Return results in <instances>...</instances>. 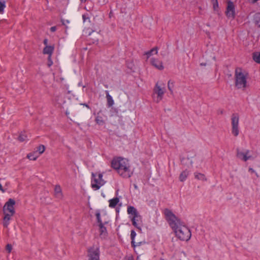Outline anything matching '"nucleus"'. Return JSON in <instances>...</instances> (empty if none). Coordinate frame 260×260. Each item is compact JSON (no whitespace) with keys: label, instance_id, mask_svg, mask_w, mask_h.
Returning <instances> with one entry per match:
<instances>
[{"label":"nucleus","instance_id":"obj_37","mask_svg":"<svg viewBox=\"0 0 260 260\" xmlns=\"http://www.w3.org/2000/svg\"><path fill=\"white\" fill-rule=\"evenodd\" d=\"M80 105H83V106L86 107V108H87L89 109H91L90 107H89V106L88 104H86V103H81V104H80Z\"/></svg>","mask_w":260,"mask_h":260},{"label":"nucleus","instance_id":"obj_7","mask_svg":"<svg viewBox=\"0 0 260 260\" xmlns=\"http://www.w3.org/2000/svg\"><path fill=\"white\" fill-rule=\"evenodd\" d=\"M239 116L238 113H233L231 116L232 134L237 137L239 134Z\"/></svg>","mask_w":260,"mask_h":260},{"label":"nucleus","instance_id":"obj_13","mask_svg":"<svg viewBox=\"0 0 260 260\" xmlns=\"http://www.w3.org/2000/svg\"><path fill=\"white\" fill-rule=\"evenodd\" d=\"M54 196L55 198L59 200H61L63 198V194L61 187L59 185H56L54 188Z\"/></svg>","mask_w":260,"mask_h":260},{"label":"nucleus","instance_id":"obj_28","mask_svg":"<svg viewBox=\"0 0 260 260\" xmlns=\"http://www.w3.org/2000/svg\"><path fill=\"white\" fill-rule=\"evenodd\" d=\"M37 153L38 152L39 156L42 154L45 150V147L43 145H40L37 148Z\"/></svg>","mask_w":260,"mask_h":260},{"label":"nucleus","instance_id":"obj_40","mask_svg":"<svg viewBox=\"0 0 260 260\" xmlns=\"http://www.w3.org/2000/svg\"><path fill=\"white\" fill-rule=\"evenodd\" d=\"M127 260H134V257L133 256H130L127 258Z\"/></svg>","mask_w":260,"mask_h":260},{"label":"nucleus","instance_id":"obj_42","mask_svg":"<svg viewBox=\"0 0 260 260\" xmlns=\"http://www.w3.org/2000/svg\"><path fill=\"white\" fill-rule=\"evenodd\" d=\"M207 65V63H200V66H206Z\"/></svg>","mask_w":260,"mask_h":260},{"label":"nucleus","instance_id":"obj_23","mask_svg":"<svg viewBox=\"0 0 260 260\" xmlns=\"http://www.w3.org/2000/svg\"><path fill=\"white\" fill-rule=\"evenodd\" d=\"M38 154L35 152L34 153H29L27 154V157L29 160H35L39 157Z\"/></svg>","mask_w":260,"mask_h":260},{"label":"nucleus","instance_id":"obj_11","mask_svg":"<svg viewBox=\"0 0 260 260\" xmlns=\"http://www.w3.org/2000/svg\"><path fill=\"white\" fill-rule=\"evenodd\" d=\"M151 64L154 66L156 69L162 71L164 69L162 62L161 61L158 60L157 58H151L150 59Z\"/></svg>","mask_w":260,"mask_h":260},{"label":"nucleus","instance_id":"obj_15","mask_svg":"<svg viewBox=\"0 0 260 260\" xmlns=\"http://www.w3.org/2000/svg\"><path fill=\"white\" fill-rule=\"evenodd\" d=\"M54 50V46H46L43 50L44 54H48V56H51Z\"/></svg>","mask_w":260,"mask_h":260},{"label":"nucleus","instance_id":"obj_45","mask_svg":"<svg viewBox=\"0 0 260 260\" xmlns=\"http://www.w3.org/2000/svg\"><path fill=\"white\" fill-rule=\"evenodd\" d=\"M87 0H80L82 3H85Z\"/></svg>","mask_w":260,"mask_h":260},{"label":"nucleus","instance_id":"obj_18","mask_svg":"<svg viewBox=\"0 0 260 260\" xmlns=\"http://www.w3.org/2000/svg\"><path fill=\"white\" fill-rule=\"evenodd\" d=\"M158 48L157 47H154L151 50L146 52L145 55H147V58H149L153 54H157Z\"/></svg>","mask_w":260,"mask_h":260},{"label":"nucleus","instance_id":"obj_14","mask_svg":"<svg viewBox=\"0 0 260 260\" xmlns=\"http://www.w3.org/2000/svg\"><path fill=\"white\" fill-rule=\"evenodd\" d=\"M107 222H105V223H101L100 224H99V226L100 228V236L102 238H105L107 236V231L106 228L104 226V224L107 223Z\"/></svg>","mask_w":260,"mask_h":260},{"label":"nucleus","instance_id":"obj_29","mask_svg":"<svg viewBox=\"0 0 260 260\" xmlns=\"http://www.w3.org/2000/svg\"><path fill=\"white\" fill-rule=\"evenodd\" d=\"M6 2L5 1H0V14H3L6 8Z\"/></svg>","mask_w":260,"mask_h":260},{"label":"nucleus","instance_id":"obj_27","mask_svg":"<svg viewBox=\"0 0 260 260\" xmlns=\"http://www.w3.org/2000/svg\"><path fill=\"white\" fill-rule=\"evenodd\" d=\"M174 86V82L171 80H169L168 82V88L170 91L171 94H173V88Z\"/></svg>","mask_w":260,"mask_h":260},{"label":"nucleus","instance_id":"obj_36","mask_svg":"<svg viewBox=\"0 0 260 260\" xmlns=\"http://www.w3.org/2000/svg\"><path fill=\"white\" fill-rule=\"evenodd\" d=\"M56 30V27L55 26H52L51 28H50V31L51 32H54Z\"/></svg>","mask_w":260,"mask_h":260},{"label":"nucleus","instance_id":"obj_5","mask_svg":"<svg viewBox=\"0 0 260 260\" xmlns=\"http://www.w3.org/2000/svg\"><path fill=\"white\" fill-rule=\"evenodd\" d=\"M105 183V182L103 179V174L102 173H92L91 187L92 188L98 190Z\"/></svg>","mask_w":260,"mask_h":260},{"label":"nucleus","instance_id":"obj_43","mask_svg":"<svg viewBox=\"0 0 260 260\" xmlns=\"http://www.w3.org/2000/svg\"><path fill=\"white\" fill-rule=\"evenodd\" d=\"M82 18H83L84 21H85V16L84 15H83Z\"/></svg>","mask_w":260,"mask_h":260},{"label":"nucleus","instance_id":"obj_22","mask_svg":"<svg viewBox=\"0 0 260 260\" xmlns=\"http://www.w3.org/2000/svg\"><path fill=\"white\" fill-rule=\"evenodd\" d=\"M194 174L196 179L202 181L206 180V178L204 174L197 172H195Z\"/></svg>","mask_w":260,"mask_h":260},{"label":"nucleus","instance_id":"obj_17","mask_svg":"<svg viewBox=\"0 0 260 260\" xmlns=\"http://www.w3.org/2000/svg\"><path fill=\"white\" fill-rule=\"evenodd\" d=\"M119 202V199L118 198H117V197L114 198L112 199H110L109 201V207L112 208H115L116 206V205L118 204Z\"/></svg>","mask_w":260,"mask_h":260},{"label":"nucleus","instance_id":"obj_25","mask_svg":"<svg viewBox=\"0 0 260 260\" xmlns=\"http://www.w3.org/2000/svg\"><path fill=\"white\" fill-rule=\"evenodd\" d=\"M252 57L256 62L260 63V52L253 53Z\"/></svg>","mask_w":260,"mask_h":260},{"label":"nucleus","instance_id":"obj_44","mask_svg":"<svg viewBox=\"0 0 260 260\" xmlns=\"http://www.w3.org/2000/svg\"><path fill=\"white\" fill-rule=\"evenodd\" d=\"M219 113L222 114L223 113V110H221L219 112Z\"/></svg>","mask_w":260,"mask_h":260},{"label":"nucleus","instance_id":"obj_6","mask_svg":"<svg viewBox=\"0 0 260 260\" xmlns=\"http://www.w3.org/2000/svg\"><path fill=\"white\" fill-rule=\"evenodd\" d=\"M88 260H100V249L98 246L93 245L87 250Z\"/></svg>","mask_w":260,"mask_h":260},{"label":"nucleus","instance_id":"obj_1","mask_svg":"<svg viewBox=\"0 0 260 260\" xmlns=\"http://www.w3.org/2000/svg\"><path fill=\"white\" fill-rule=\"evenodd\" d=\"M163 213L176 237L181 241H188L191 236L190 230L183 224L180 219L176 216L171 210L166 208Z\"/></svg>","mask_w":260,"mask_h":260},{"label":"nucleus","instance_id":"obj_2","mask_svg":"<svg viewBox=\"0 0 260 260\" xmlns=\"http://www.w3.org/2000/svg\"><path fill=\"white\" fill-rule=\"evenodd\" d=\"M111 167L123 178H130L133 174L128 160L123 157L113 158L111 161Z\"/></svg>","mask_w":260,"mask_h":260},{"label":"nucleus","instance_id":"obj_19","mask_svg":"<svg viewBox=\"0 0 260 260\" xmlns=\"http://www.w3.org/2000/svg\"><path fill=\"white\" fill-rule=\"evenodd\" d=\"M189 175V171L187 170H185L182 172L179 176V180L181 182L184 181L187 176Z\"/></svg>","mask_w":260,"mask_h":260},{"label":"nucleus","instance_id":"obj_35","mask_svg":"<svg viewBox=\"0 0 260 260\" xmlns=\"http://www.w3.org/2000/svg\"><path fill=\"white\" fill-rule=\"evenodd\" d=\"M53 64V61L51 59V56L48 57V66L50 67Z\"/></svg>","mask_w":260,"mask_h":260},{"label":"nucleus","instance_id":"obj_10","mask_svg":"<svg viewBox=\"0 0 260 260\" xmlns=\"http://www.w3.org/2000/svg\"><path fill=\"white\" fill-rule=\"evenodd\" d=\"M225 15L228 18L234 19L236 16L235 6L233 2L229 1L227 2V7Z\"/></svg>","mask_w":260,"mask_h":260},{"label":"nucleus","instance_id":"obj_20","mask_svg":"<svg viewBox=\"0 0 260 260\" xmlns=\"http://www.w3.org/2000/svg\"><path fill=\"white\" fill-rule=\"evenodd\" d=\"M237 156L239 158L242 159L244 161H247L249 159V157L247 156L246 153L243 152L239 151L238 150H237Z\"/></svg>","mask_w":260,"mask_h":260},{"label":"nucleus","instance_id":"obj_3","mask_svg":"<svg viewBox=\"0 0 260 260\" xmlns=\"http://www.w3.org/2000/svg\"><path fill=\"white\" fill-rule=\"evenodd\" d=\"M127 212L129 215V217L132 222V224L139 230H141L142 224V217L140 215L137 210L133 206L127 207Z\"/></svg>","mask_w":260,"mask_h":260},{"label":"nucleus","instance_id":"obj_31","mask_svg":"<svg viewBox=\"0 0 260 260\" xmlns=\"http://www.w3.org/2000/svg\"><path fill=\"white\" fill-rule=\"evenodd\" d=\"M95 216L96 217L97 222L99 224H100L101 223H103L101 218V213L99 210L96 212Z\"/></svg>","mask_w":260,"mask_h":260},{"label":"nucleus","instance_id":"obj_47","mask_svg":"<svg viewBox=\"0 0 260 260\" xmlns=\"http://www.w3.org/2000/svg\"><path fill=\"white\" fill-rule=\"evenodd\" d=\"M135 187L136 188H137V185H135Z\"/></svg>","mask_w":260,"mask_h":260},{"label":"nucleus","instance_id":"obj_30","mask_svg":"<svg viewBox=\"0 0 260 260\" xmlns=\"http://www.w3.org/2000/svg\"><path fill=\"white\" fill-rule=\"evenodd\" d=\"M27 136L24 133H21L19 134L18 139L20 142H23L26 140Z\"/></svg>","mask_w":260,"mask_h":260},{"label":"nucleus","instance_id":"obj_39","mask_svg":"<svg viewBox=\"0 0 260 260\" xmlns=\"http://www.w3.org/2000/svg\"><path fill=\"white\" fill-rule=\"evenodd\" d=\"M0 190L2 191L3 192H4L5 190L4 189L2 184L0 183Z\"/></svg>","mask_w":260,"mask_h":260},{"label":"nucleus","instance_id":"obj_32","mask_svg":"<svg viewBox=\"0 0 260 260\" xmlns=\"http://www.w3.org/2000/svg\"><path fill=\"white\" fill-rule=\"evenodd\" d=\"M146 243V242L145 241H142L137 242V243L135 242V246H132V247H133L134 249H135L136 248V247L140 246L142 245L145 244Z\"/></svg>","mask_w":260,"mask_h":260},{"label":"nucleus","instance_id":"obj_21","mask_svg":"<svg viewBox=\"0 0 260 260\" xmlns=\"http://www.w3.org/2000/svg\"><path fill=\"white\" fill-rule=\"evenodd\" d=\"M253 20L255 25L260 27V13H257L254 15Z\"/></svg>","mask_w":260,"mask_h":260},{"label":"nucleus","instance_id":"obj_46","mask_svg":"<svg viewBox=\"0 0 260 260\" xmlns=\"http://www.w3.org/2000/svg\"><path fill=\"white\" fill-rule=\"evenodd\" d=\"M213 58V59H214V60H215L216 58H215V56H214Z\"/></svg>","mask_w":260,"mask_h":260},{"label":"nucleus","instance_id":"obj_12","mask_svg":"<svg viewBox=\"0 0 260 260\" xmlns=\"http://www.w3.org/2000/svg\"><path fill=\"white\" fill-rule=\"evenodd\" d=\"M4 214V217L3 219V226L7 228L10 224V220L11 219V217L13 216L14 215H11V213L7 212L3 213Z\"/></svg>","mask_w":260,"mask_h":260},{"label":"nucleus","instance_id":"obj_16","mask_svg":"<svg viewBox=\"0 0 260 260\" xmlns=\"http://www.w3.org/2000/svg\"><path fill=\"white\" fill-rule=\"evenodd\" d=\"M106 98L107 100V105L109 107L113 106L114 104V100L111 95L109 94L108 91L106 90Z\"/></svg>","mask_w":260,"mask_h":260},{"label":"nucleus","instance_id":"obj_26","mask_svg":"<svg viewBox=\"0 0 260 260\" xmlns=\"http://www.w3.org/2000/svg\"><path fill=\"white\" fill-rule=\"evenodd\" d=\"M136 233L134 230H132L131 232V239L132 246H135V238L136 236Z\"/></svg>","mask_w":260,"mask_h":260},{"label":"nucleus","instance_id":"obj_33","mask_svg":"<svg viewBox=\"0 0 260 260\" xmlns=\"http://www.w3.org/2000/svg\"><path fill=\"white\" fill-rule=\"evenodd\" d=\"M213 4V8L214 10H216L218 8V3L217 0H211Z\"/></svg>","mask_w":260,"mask_h":260},{"label":"nucleus","instance_id":"obj_9","mask_svg":"<svg viewBox=\"0 0 260 260\" xmlns=\"http://www.w3.org/2000/svg\"><path fill=\"white\" fill-rule=\"evenodd\" d=\"M165 88L164 85L161 86L160 85H159V83L157 82L155 84V86L154 88L153 91L154 93L157 94L156 99L155 100V101L158 103L160 101L162 100L164 94L165 93Z\"/></svg>","mask_w":260,"mask_h":260},{"label":"nucleus","instance_id":"obj_38","mask_svg":"<svg viewBox=\"0 0 260 260\" xmlns=\"http://www.w3.org/2000/svg\"><path fill=\"white\" fill-rule=\"evenodd\" d=\"M43 43L46 46H48L47 44H48V39H45L43 41Z\"/></svg>","mask_w":260,"mask_h":260},{"label":"nucleus","instance_id":"obj_41","mask_svg":"<svg viewBox=\"0 0 260 260\" xmlns=\"http://www.w3.org/2000/svg\"><path fill=\"white\" fill-rule=\"evenodd\" d=\"M249 171L251 172V173H254L255 172L254 170L252 168H250L249 169Z\"/></svg>","mask_w":260,"mask_h":260},{"label":"nucleus","instance_id":"obj_4","mask_svg":"<svg viewBox=\"0 0 260 260\" xmlns=\"http://www.w3.org/2000/svg\"><path fill=\"white\" fill-rule=\"evenodd\" d=\"M235 86L238 89H245L247 87V74L243 72L240 68H237L235 73Z\"/></svg>","mask_w":260,"mask_h":260},{"label":"nucleus","instance_id":"obj_24","mask_svg":"<svg viewBox=\"0 0 260 260\" xmlns=\"http://www.w3.org/2000/svg\"><path fill=\"white\" fill-rule=\"evenodd\" d=\"M95 122L100 125H102L105 123L103 117L99 115V113H98V115L95 117Z\"/></svg>","mask_w":260,"mask_h":260},{"label":"nucleus","instance_id":"obj_8","mask_svg":"<svg viewBox=\"0 0 260 260\" xmlns=\"http://www.w3.org/2000/svg\"><path fill=\"white\" fill-rule=\"evenodd\" d=\"M15 201L13 199H9L8 201L5 203L3 208V213L9 212L11 213V215H14L15 213V210L14 205H15Z\"/></svg>","mask_w":260,"mask_h":260},{"label":"nucleus","instance_id":"obj_34","mask_svg":"<svg viewBox=\"0 0 260 260\" xmlns=\"http://www.w3.org/2000/svg\"><path fill=\"white\" fill-rule=\"evenodd\" d=\"M6 250L9 253H10L12 250V245L11 244H7L6 247Z\"/></svg>","mask_w":260,"mask_h":260}]
</instances>
